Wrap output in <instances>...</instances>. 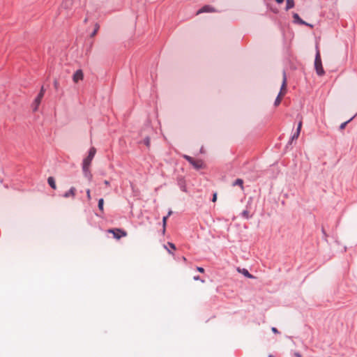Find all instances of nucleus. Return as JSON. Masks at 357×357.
<instances>
[{"instance_id": "f257e3e1", "label": "nucleus", "mask_w": 357, "mask_h": 357, "mask_svg": "<svg viewBox=\"0 0 357 357\" xmlns=\"http://www.w3.org/2000/svg\"><path fill=\"white\" fill-rule=\"evenodd\" d=\"M96 153V149L94 147L90 149L89 152V155L84 160L82 169L86 177L89 178V180H91L92 174L89 171V166L91 162Z\"/></svg>"}, {"instance_id": "f03ea898", "label": "nucleus", "mask_w": 357, "mask_h": 357, "mask_svg": "<svg viewBox=\"0 0 357 357\" xmlns=\"http://www.w3.org/2000/svg\"><path fill=\"white\" fill-rule=\"evenodd\" d=\"M314 68L316 70V73L319 76H322L325 74V71L322 66L321 56L319 50H317V53L314 59Z\"/></svg>"}, {"instance_id": "7ed1b4c3", "label": "nucleus", "mask_w": 357, "mask_h": 357, "mask_svg": "<svg viewBox=\"0 0 357 357\" xmlns=\"http://www.w3.org/2000/svg\"><path fill=\"white\" fill-rule=\"evenodd\" d=\"M286 92H287V77H286V73L284 72L282 84L281 86L280 91L275 100V105L280 104L281 98L286 93Z\"/></svg>"}, {"instance_id": "20e7f679", "label": "nucleus", "mask_w": 357, "mask_h": 357, "mask_svg": "<svg viewBox=\"0 0 357 357\" xmlns=\"http://www.w3.org/2000/svg\"><path fill=\"white\" fill-rule=\"evenodd\" d=\"M184 158L186 159L196 169H200L204 167V163L201 160H195L189 155H184Z\"/></svg>"}, {"instance_id": "39448f33", "label": "nucleus", "mask_w": 357, "mask_h": 357, "mask_svg": "<svg viewBox=\"0 0 357 357\" xmlns=\"http://www.w3.org/2000/svg\"><path fill=\"white\" fill-rule=\"evenodd\" d=\"M108 233H111L113 234L114 237L119 240L121 237H126L127 236V232L121 229L116 228V229H108Z\"/></svg>"}, {"instance_id": "423d86ee", "label": "nucleus", "mask_w": 357, "mask_h": 357, "mask_svg": "<svg viewBox=\"0 0 357 357\" xmlns=\"http://www.w3.org/2000/svg\"><path fill=\"white\" fill-rule=\"evenodd\" d=\"M73 81L75 84H78L80 81L84 79V73L82 70L78 69L73 75Z\"/></svg>"}, {"instance_id": "0eeeda50", "label": "nucleus", "mask_w": 357, "mask_h": 357, "mask_svg": "<svg viewBox=\"0 0 357 357\" xmlns=\"http://www.w3.org/2000/svg\"><path fill=\"white\" fill-rule=\"evenodd\" d=\"M45 94V89L43 86H42L40 91L38 94L37 97L35 98L34 102L33 103V109L36 110L38 109V105H40L41 100L43 99Z\"/></svg>"}, {"instance_id": "6e6552de", "label": "nucleus", "mask_w": 357, "mask_h": 357, "mask_svg": "<svg viewBox=\"0 0 357 357\" xmlns=\"http://www.w3.org/2000/svg\"><path fill=\"white\" fill-rule=\"evenodd\" d=\"M76 193V188L75 187H71L70 189L64 193L63 195L65 198L72 197L74 198Z\"/></svg>"}, {"instance_id": "1a4fd4ad", "label": "nucleus", "mask_w": 357, "mask_h": 357, "mask_svg": "<svg viewBox=\"0 0 357 357\" xmlns=\"http://www.w3.org/2000/svg\"><path fill=\"white\" fill-rule=\"evenodd\" d=\"M302 124H303L302 120H301L298 124V128H297L296 132L294 134V135L291 137V140L296 139L299 137L301 130L302 128Z\"/></svg>"}, {"instance_id": "9d476101", "label": "nucleus", "mask_w": 357, "mask_h": 357, "mask_svg": "<svg viewBox=\"0 0 357 357\" xmlns=\"http://www.w3.org/2000/svg\"><path fill=\"white\" fill-rule=\"evenodd\" d=\"M214 9L210 6H205L197 12V14L202 13L213 12Z\"/></svg>"}, {"instance_id": "9b49d317", "label": "nucleus", "mask_w": 357, "mask_h": 357, "mask_svg": "<svg viewBox=\"0 0 357 357\" xmlns=\"http://www.w3.org/2000/svg\"><path fill=\"white\" fill-rule=\"evenodd\" d=\"M293 17L296 22H298L301 24L308 25L306 22H305L302 19L300 18L299 15L297 13H294Z\"/></svg>"}, {"instance_id": "f8f14e48", "label": "nucleus", "mask_w": 357, "mask_h": 357, "mask_svg": "<svg viewBox=\"0 0 357 357\" xmlns=\"http://www.w3.org/2000/svg\"><path fill=\"white\" fill-rule=\"evenodd\" d=\"M238 271L239 273H241L243 275H245V277H247L248 278H253V276L248 272V271L247 269H245V268H243V269L238 268Z\"/></svg>"}, {"instance_id": "ddd939ff", "label": "nucleus", "mask_w": 357, "mask_h": 357, "mask_svg": "<svg viewBox=\"0 0 357 357\" xmlns=\"http://www.w3.org/2000/svg\"><path fill=\"white\" fill-rule=\"evenodd\" d=\"M47 182H48V184L53 188V189H56V183H55V180L53 177L52 176H50L48 178H47Z\"/></svg>"}, {"instance_id": "4468645a", "label": "nucleus", "mask_w": 357, "mask_h": 357, "mask_svg": "<svg viewBox=\"0 0 357 357\" xmlns=\"http://www.w3.org/2000/svg\"><path fill=\"white\" fill-rule=\"evenodd\" d=\"M233 185H239L241 188L243 189V181L241 178H237L233 183Z\"/></svg>"}, {"instance_id": "2eb2a0df", "label": "nucleus", "mask_w": 357, "mask_h": 357, "mask_svg": "<svg viewBox=\"0 0 357 357\" xmlns=\"http://www.w3.org/2000/svg\"><path fill=\"white\" fill-rule=\"evenodd\" d=\"M294 6V0H287V6L286 10H289Z\"/></svg>"}, {"instance_id": "dca6fc26", "label": "nucleus", "mask_w": 357, "mask_h": 357, "mask_svg": "<svg viewBox=\"0 0 357 357\" xmlns=\"http://www.w3.org/2000/svg\"><path fill=\"white\" fill-rule=\"evenodd\" d=\"M355 116H353L352 117L349 118L348 120L345 121L344 122H343L340 126V130H343L344 129L346 125L350 122L354 118Z\"/></svg>"}, {"instance_id": "f3484780", "label": "nucleus", "mask_w": 357, "mask_h": 357, "mask_svg": "<svg viewBox=\"0 0 357 357\" xmlns=\"http://www.w3.org/2000/svg\"><path fill=\"white\" fill-rule=\"evenodd\" d=\"M103 205H104V199L102 198H101L98 200V208L101 212H103V211H104Z\"/></svg>"}, {"instance_id": "a211bd4d", "label": "nucleus", "mask_w": 357, "mask_h": 357, "mask_svg": "<svg viewBox=\"0 0 357 357\" xmlns=\"http://www.w3.org/2000/svg\"><path fill=\"white\" fill-rule=\"evenodd\" d=\"M167 218H168L166 216L163 217V218H162V227H163L162 232H163V234L165 232V228H166V225H167Z\"/></svg>"}, {"instance_id": "6ab92c4d", "label": "nucleus", "mask_w": 357, "mask_h": 357, "mask_svg": "<svg viewBox=\"0 0 357 357\" xmlns=\"http://www.w3.org/2000/svg\"><path fill=\"white\" fill-rule=\"evenodd\" d=\"M144 144H145L147 147H149V146H150V138H149V137H146V138L144 139Z\"/></svg>"}, {"instance_id": "aec40b11", "label": "nucleus", "mask_w": 357, "mask_h": 357, "mask_svg": "<svg viewBox=\"0 0 357 357\" xmlns=\"http://www.w3.org/2000/svg\"><path fill=\"white\" fill-rule=\"evenodd\" d=\"M98 29H99V26L98 24H96L95 30L93 31V33H91V37H93L96 34Z\"/></svg>"}, {"instance_id": "412c9836", "label": "nucleus", "mask_w": 357, "mask_h": 357, "mask_svg": "<svg viewBox=\"0 0 357 357\" xmlns=\"http://www.w3.org/2000/svg\"><path fill=\"white\" fill-rule=\"evenodd\" d=\"M242 215H243V217H245V218H250L249 212H248V211H243Z\"/></svg>"}, {"instance_id": "4be33fe9", "label": "nucleus", "mask_w": 357, "mask_h": 357, "mask_svg": "<svg viewBox=\"0 0 357 357\" xmlns=\"http://www.w3.org/2000/svg\"><path fill=\"white\" fill-rule=\"evenodd\" d=\"M86 196H87V199L89 200H90L91 199V191L89 189H87L86 190Z\"/></svg>"}, {"instance_id": "5701e85b", "label": "nucleus", "mask_w": 357, "mask_h": 357, "mask_svg": "<svg viewBox=\"0 0 357 357\" xmlns=\"http://www.w3.org/2000/svg\"><path fill=\"white\" fill-rule=\"evenodd\" d=\"M168 245L171 248V250H176V246H175V245L174 243H168Z\"/></svg>"}, {"instance_id": "b1692460", "label": "nucleus", "mask_w": 357, "mask_h": 357, "mask_svg": "<svg viewBox=\"0 0 357 357\" xmlns=\"http://www.w3.org/2000/svg\"><path fill=\"white\" fill-rule=\"evenodd\" d=\"M217 200V193L215 192L213 195L212 202H215Z\"/></svg>"}, {"instance_id": "393cba45", "label": "nucleus", "mask_w": 357, "mask_h": 357, "mask_svg": "<svg viewBox=\"0 0 357 357\" xmlns=\"http://www.w3.org/2000/svg\"><path fill=\"white\" fill-rule=\"evenodd\" d=\"M271 331H272L274 333H275V334L279 333L278 330L276 328H275V327H273V328H271Z\"/></svg>"}, {"instance_id": "a878e982", "label": "nucleus", "mask_w": 357, "mask_h": 357, "mask_svg": "<svg viewBox=\"0 0 357 357\" xmlns=\"http://www.w3.org/2000/svg\"><path fill=\"white\" fill-rule=\"evenodd\" d=\"M294 356L295 357H303L302 355L299 352H294Z\"/></svg>"}, {"instance_id": "bb28decb", "label": "nucleus", "mask_w": 357, "mask_h": 357, "mask_svg": "<svg viewBox=\"0 0 357 357\" xmlns=\"http://www.w3.org/2000/svg\"><path fill=\"white\" fill-rule=\"evenodd\" d=\"M197 270L200 272V273H204V269L202 267H197Z\"/></svg>"}, {"instance_id": "cd10ccee", "label": "nucleus", "mask_w": 357, "mask_h": 357, "mask_svg": "<svg viewBox=\"0 0 357 357\" xmlns=\"http://www.w3.org/2000/svg\"><path fill=\"white\" fill-rule=\"evenodd\" d=\"M172 214V211H169L167 213V215H166V217L169 218L171 215Z\"/></svg>"}, {"instance_id": "c85d7f7f", "label": "nucleus", "mask_w": 357, "mask_h": 357, "mask_svg": "<svg viewBox=\"0 0 357 357\" xmlns=\"http://www.w3.org/2000/svg\"><path fill=\"white\" fill-rule=\"evenodd\" d=\"M275 1L278 3H282L284 0H275Z\"/></svg>"}, {"instance_id": "c756f323", "label": "nucleus", "mask_w": 357, "mask_h": 357, "mask_svg": "<svg viewBox=\"0 0 357 357\" xmlns=\"http://www.w3.org/2000/svg\"><path fill=\"white\" fill-rule=\"evenodd\" d=\"M194 280H200L199 276H195L194 277Z\"/></svg>"}, {"instance_id": "7c9ffc66", "label": "nucleus", "mask_w": 357, "mask_h": 357, "mask_svg": "<svg viewBox=\"0 0 357 357\" xmlns=\"http://www.w3.org/2000/svg\"><path fill=\"white\" fill-rule=\"evenodd\" d=\"M104 183H105V185H109V181H107V180H106V181H105V182H104Z\"/></svg>"}, {"instance_id": "2f4dec72", "label": "nucleus", "mask_w": 357, "mask_h": 357, "mask_svg": "<svg viewBox=\"0 0 357 357\" xmlns=\"http://www.w3.org/2000/svg\"><path fill=\"white\" fill-rule=\"evenodd\" d=\"M268 357H274L273 355H269Z\"/></svg>"}]
</instances>
